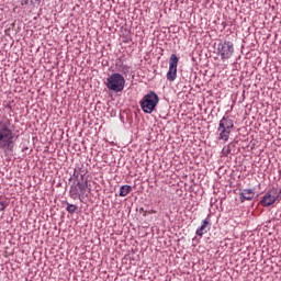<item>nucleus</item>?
<instances>
[{
	"instance_id": "nucleus-1",
	"label": "nucleus",
	"mask_w": 281,
	"mask_h": 281,
	"mask_svg": "<svg viewBox=\"0 0 281 281\" xmlns=\"http://www.w3.org/2000/svg\"><path fill=\"white\" fill-rule=\"evenodd\" d=\"M0 150L14 153V124L8 116L0 119Z\"/></svg>"
},
{
	"instance_id": "nucleus-2",
	"label": "nucleus",
	"mask_w": 281,
	"mask_h": 281,
	"mask_svg": "<svg viewBox=\"0 0 281 281\" xmlns=\"http://www.w3.org/2000/svg\"><path fill=\"white\" fill-rule=\"evenodd\" d=\"M80 177L81 181H78L77 183L70 186L69 196L70 199H79L80 201H82V198L87 196V190L91 192V188L89 187V181L85 180V173H81Z\"/></svg>"
},
{
	"instance_id": "nucleus-3",
	"label": "nucleus",
	"mask_w": 281,
	"mask_h": 281,
	"mask_svg": "<svg viewBox=\"0 0 281 281\" xmlns=\"http://www.w3.org/2000/svg\"><path fill=\"white\" fill-rule=\"evenodd\" d=\"M217 131L222 142H229V135H232V131H234V120L229 116H223L220 121Z\"/></svg>"
},
{
	"instance_id": "nucleus-4",
	"label": "nucleus",
	"mask_w": 281,
	"mask_h": 281,
	"mask_svg": "<svg viewBox=\"0 0 281 281\" xmlns=\"http://www.w3.org/2000/svg\"><path fill=\"white\" fill-rule=\"evenodd\" d=\"M139 104L144 113H153L157 108V104H159V95H157L155 91H150L143 97Z\"/></svg>"
},
{
	"instance_id": "nucleus-5",
	"label": "nucleus",
	"mask_w": 281,
	"mask_h": 281,
	"mask_svg": "<svg viewBox=\"0 0 281 281\" xmlns=\"http://www.w3.org/2000/svg\"><path fill=\"white\" fill-rule=\"evenodd\" d=\"M105 85L110 91L120 93V91H124V85H126V80L121 74L114 72L106 78Z\"/></svg>"
},
{
	"instance_id": "nucleus-6",
	"label": "nucleus",
	"mask_w": 281,
	"mask_h": 281,
	"mask_svg": "<svg viewBox=\"0 0 281 281\" xmlns=\"http://www.w3.org/2000/svg\"><path fill=\"white\" fill-rule=\"evenodd\" d=\"M280 195L281 189L273 187L262 196L260 200V205H262V207H271V205H273V203L280 199Z\"/></svg>"
},
{
	"instance_id": "nucleus-7",
	"label": "nucleus",
	"mask_w": 281,
	"mask_h": 281,
	"mask_svg": "<svg viewBox=\"0 0 281 281\" xmlns=\"http://www.w3.org/2000/svg\"><path fill=\"white\" fill-rule=\"evenodd\" d=\"M217 54L221 56V60H229L234 56V43L224 41L217 45Z\"/></svg>"
},
{
	"instance_id": "nucleus-8",
	"label": "nucleus",
	"mask_w": 281,
	"mask_h": 281,
	"mask_svg": "<svg viewBox=\"0 0 281 281\" xmlns=\"http://www.w3.org/2000/svg\"><path fill=\"white\" fill-rule=\"evenodd\" d=\"M179 66V57L172 54L169 58V70L167 72V80L175 82L177 80V67Z\"/></svg>"
},
{
	"instance_id": "nucleus-9",
	"label": "nucleus",
	"mask_w": 281,
	"mask_h": 281,
	"mask_svg": "<svg viewBox=\"0 0 281 281\" xmlns=\"http://www.w3.org/2000/svg\"><path fill=\"white\" fill-rule=\"evenodd\" d=\"M255 195L256 192H254V189H243L239 191V199L241 203H245V201H251Z\"/></svg>"
},
{
	"instance_id": "nucleus-10",
	"label": "nucleus",
	"mask_w": 281,
	"mask_h": 281,
	"mask_svg": "<svg viewBox=\"0 0 281 281\" xmlns=\"http://www.w3.org/2000/svg\"><path fill=\"white\" fill-rule=\"evenodd\" d=\"M210 232V217H206L202 221L201 226L195 231L196 236H203V234H207Z\"/></svg>"
},
{
	"instance_id": "nucleus-11",
	"label": "nucleus",
	"mask_w": 281,
	"mask_h": 281,
	"mask_svg": "<svg viewBox=\"0 0 281 281\" xmlns=\"http://www.w3.org/2000/svg\"><path fill=\"white\" fill-rule=\"evenodd\" d=\"M131 192H133V187L128 186V184H124L120 188V196H128V194H131Z\"/></svg>"
},
{
	"instance_id": "nucleus-12",
	"label": "nucleus",
	"mask_w": 281,
	"mask_h": 281,
	"mask_svg": "<svg viewBox=\"0 0 281 281\" xmlns=\"http://www.w3.org/2000/svg\"><path fill=\"white\" fill-rule=\"evenodd\" d=\"M43 0H21L22 5H41Z\"/></svg>"
},
{
	"instance_id": "nucleus-13",
	"label": "nucleus",
	"mask_w": 281,
	"mask_h": 281,
	"mask_svg": "<svg viewBox=\"0 0 281 281\" xmlns=\"http://www.w3.org/2000/svg\"><path fill=\"white\" fill-rule=\"evenodd\" d=\"M66 210L68 214H75V212L78 210V206L67 203Z\"/></svg>"
},
{
	"instance_id": "nucleus-14",
	"label": "nucleus",
	"mask_w": 281,
	"mask_h": 281,
	"mask_svg": "<svg viewBox=\"0 0 281 281\" xmlns=\"http://www.w3.org/2000/svg\"><path fill=\"white\" fill-rule=\"evenodd\" d=\"M128 66L126 65H121L119 68V71H122V74H128Z\"/></svg>"
},
{
	"instance_id": "nucleus-15",
	"label": "nucleus",
	"mask_w": 281,
	"mask_h": 281,
	"mask_svg": "<svg viewBox=\"0 0 281 281\" xmlns=\"http://www.w3.org/2000/svg\"><path fill=\"white\" fill-rule=\"evenodd\" d=\"M8 207V202L0 200V212H3Z\"/></svg>"
},
{
	"instance_id": "nucleus-16",
	"label": "nucleus",
	"mask_w": 281,
	"mask_h": 281,
	"mask_svg": "<svg viewBox=\"0 0 281 281\" xmlns=\"http://www.w3.org/2000/svg\"><path fill=\"white\" fill-rule=\"evenodd\" d=\"M78 177H80V171L76 170L72 173V179H78Z\"/></svg>"
},
{
	"instance_id": "nucleus-17",
	"label": "nucleus",
	"mask_w": 281,
	"mask_h": 281,
	"mask_svg": "<svg viewBox=\"0 0 281 281\" xmlns=\"http://www.w3.org/2000/svg\"><path fill=\"white\" fill-rule=\"evenodd\" d=\"M229 153H231V151H229V148H228V149L226 150L225 155H229Z\"/></svg>"
}]
</instances>
